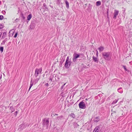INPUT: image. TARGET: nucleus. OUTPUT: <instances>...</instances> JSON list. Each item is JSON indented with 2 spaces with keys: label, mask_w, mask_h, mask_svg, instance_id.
Returning a JSON list of instances; mask_svg holds the SVG:
<instances>
[{
  "label": "nucleus",
  "mask_w": 132,
  "mask_h": 132,
  "mask_svg": "<svg viewBox=\"0 0 132 132\" xmlns=\"http://www.w3.org/2000/svg\"><path fill=\"white\" fill-rule=\"evenodd\" d=\"M79 57V55L76 53H75L73 55V61L74 62H75L77 60V59Z\"/></svg>",
  "instance_id": "nucleus-5"
},
{
  "label": "nucleus",
  "mask_w": 132,
  "mask_h": 132,
  "mask_svg": "<svg viewBox=\"0 0 132 132\" xmlns=\"http://www.w3.org/2000/svg\"><path fill=\"white\" fill-rule=\"evenodd\" d=\"M45 85L47 86H48V83H47L45 84Z\"/></svg>",
  "instance_id": "nucleus-30"
},
{
  "label": "nucleus",
  "mask_w": 132,
  "mask_h": 132,
  "mask_svg": "<svg viewBox=\"0 0 132 132\" xmlns=\"http://www.w3.org/2000/svg\"><path fill=\"white\" fill-rule=\"evenodd\" d=\"M39 80V79H38L37 80V82H38Z\"/></svg>",
  "instance_id": "nucleus-39"
},
{
  "label": "nucleus",
  "mask_w": 132,
  "mask_h": 132,
  "mask_svg": "<svg viewBox=\"0 0 132 132\" xmlns=\"http://www.w3.org/2000/svg\"><path fill=\"white\" fill-rule=\"evenodd\" d=\"M100 120V119L98 117H96L94 119V121L96 122H98Z\"/></svg>",
  "instance_id": "nucleus-15"
},
{
  "label": "nucleus",
  "mask_w": 132,
  "mask_h": 132,
  "mask_svg": "<svg viewBox=\"0 0 132 132\" xmlns=\"http://www.w3.org/2000/svg\"><path fill=\"white\" fill-rule=\"evenodd\" d=\"M119 13V11L117 10H115L114 13V18H116V16L118 15Z\"/></svg>",
  "instance_id": "nucleus-6"
},
{
  "label": "nucleus",
  "mask_w": 132,
  "mask_h": 132,
  "mask_svg": "<svg viewBox=\"0 0 132 132\" xmlns=\"http://www.w3.org/2000/svg\"><path fill=\"white\" fill-rule=\"evenodd\" d=\"M69 57H68L67 58L66 60V61H69Z\"/></svg>",
  "instance_id": "nucleus-26"
},
{
  "label": "nucleus",
  "mask_w": 132,
  "mask_h": 132,
  "mask_svg": "<svg viewBox=\"0 0 132 132\" xmlns=\"http://www.w3.org/2000/svg\"><path fill=\"white\" fill-rule=\"evenodd\" d=\"M65 3L66 5V7L68 9L69 8V5L68 2L66 0L65 1Z\"/></svg>",
  "instance_id": "nucleus-13"
},
{
  "label": "nucleus",
  "mask_w": 132,
  "mask_h": 132,
  "mask_svg": "<svg viewBox=\"0 0 132 132\" xmlns=\"http://www.w3.org/2000/svg\"><path fill=\"white\" fill-rule=\"evenodd\" d=\"M18 35V32H16L15 35L14 37V38H16L17 36Z\"/></svg>",
  "instance_id": "nucleus-24"
},
{
  "label": "nucleus",
  "mask_w": 132,
  "mask_h": 132,
  "mask_svg": "<svg viewBox=\"0 0 132 132\" xmlns=\"http://www.w3.org/2000/svg\"><path fill=\"white\" fill-rule=\"evenodd\" d=\"M6 33L5 32H4L3 34V35H6Z\"/></svg>",
  "instance_id": "nucleus-34"
},
{
  "label": "nucleus",
  "mask_w": 132,
  "mask_h": 132,
  "mask_svg": "<svg viewBox=\"0 0 132 132\" xmlns=\"http://www.w3.org/2000/svg\"><path fill=\"white\" fill-rule=\"evenodd\" d=\"M87 100H88V99H87V98H86V101Z\"/></svg>",
  "instance_id": "nucleus-41"
},
{
  "label": "nucleus",
  "mask_w": 132,
  "mask_h": 132,
  "mask_svg": "<svg viewBox=\"0 0 132 132\" xmlns=\"http://www.w3.org/2000/svg\"><path fill=\"white\" fill-rule=\"evenodd\" d=\"M119 99H118L117 100H114L112 103V104L116 103L118 101Z\"/></svg>",
  "instance_id": "nucleus-18"
},
{
  "label": "nucleus",
  "mask_w": 132,
  "mask_h": 132,
  "mask_svg": "<svg viewBox=\"0 0 132 132\" xmlns=\"http://www.w3.org/2000/svg\"><path fill=\"white\" fill-rule=\"evenodd\" d=\"M24 125H20V127H22Z\"/></svg>",
  "instance_id": "nucleus-33"
},
{
  "label": "nucleus",
  "mask_w": 132,
  "mask_h": 132,
  "mask_svg": "<svg viewBox=\"0 0 132 132\" xmlns=\"http://www.w3.org/2000/svg\"><path fill=\"white\" fill-rule=\"evenodd\" d=\"M56 115L57 116V114H55V116Z\"/></svg>",
  "instance_id": "nucleus-37"
},
{
  "label": "nucleus",
  "mask_w": 132,
  "mask_h": 132,
  "mask_svg": "<svg viewBox=\"0 0 132 132\" xmlns=\"http://www.w3.org/2000/svg\"><path fill=\"white\" fill-rule=\"evenodd\" d=\"M87 4H85V5L87 6Z\"/></svg>",
  "instance_id": "nucleus-36"
},
{
  "label": "nucleus",
  "mask_w": 132,
  "mask_h": 132,
  "mask_svg": "<svg viewBox=\"0 0 132 132\" xmlns=\"http://www.w3.org/2000/svg\"><path fill=\"white\" fill-rule=\"evenodd\" d=\"M104 49V47L102 46H100L98 48V50H99L100 52L103 51Z\"/></svg>",
  "instance_id": "nucleus-12"
},
{
  "label": "nucleus",
  "mask_w": 132,
  "mask_h": 132,
  "mask_svg": "<svg viewBox=\"0 0 132 132\" xmlns=\"http://www.w3.org/2000/svg\"><path fill=\"white\" fill-rule=\"evenodd\" d=\"M15 114H17V111H16L15 112Z\"/></svg>",
  "instance_id": "nucleus-35"
},
{
  "label": "nucleus",
  "mask_w": 132,
  "mask_h": 132,
  "mask_svg": "<svg viewBox=\"0 0 132 132\" xmlns=\"http://www.w3.org/2000/svg\"><path fill=\"white\" fill-rule=\"evenodd\" d=\"M23 19H24V18H25V17H24V16H23Z\"/></svg>",
  "instance_id": "nucleus-38"
},
{
  "label": "nucleus",
  "mask_w": 132,
  "mask_h": 132,
  "mask_svg": "<svg viewBox=\"0 0 132 132\" xmlns=\"http://www.w3.org/2000/svg\"><path fill=\"white\" fill-rule=\"evenodd\" d=\"M123 67L124 69L125 70V71H127V69L126 67L125 66H123Z\"/></svg>",
  "instance_id": "nucleus-22"
},
{
  "label": "nucleus",
  "mask_w": 132,
  "mask_h": 132,
  "mask_svg": "<svg viewBox=\"0 0 132 132\" xmlns=\"http://www.w3.org/2000/svg\"><path fill=\"white\" fill-rule=\"evenodd\" d=\"M33 82H32V80H31V82H30V86L29 88V91L30 89V88H31V87H32V86L33 85Z\"/></svg>",
  "instance_id": "nucleus-17"
},
{
  "label": "nucleus",
  "mask_w": 132,
  "mask_h": 132,
  "mask_svg": "<svg viewBox=\"0 0 132 132\" xmlns=\"http://www.w3.org/2000/svg\"><path fill=\"white\" fill-rule=\"evenodd\" d=\"M2 12L4 14H5L6 13V12L5 11H2Z\"/></svg>",
  "instance_id": "nucleus-27"
},
{
  "label": "nucleus",
  "mask_w": 132,
  "mask_h": 132,
  "mask_svg": "<svg viewBox=\"0 0 132 132\" xmlns=\"http://www.w3.org/2000/svg\"><path fill=\"white\" fill-rule=\"evenodd\" d=\"M110 54L109 52H103L102 53V56L105 60H109L110 59Z\"/></svg>",
  "instance_id": "nucleus-1"
},
{
  "label": "nucleus",
  "mask_w": 132,
  "mask_h": 132,
  "mask_svg": "<svg viewBox=\"0 0 132 132\" xmlns=\"http://www.w3.org/2000/svg\"><path fill=\"white\" fill-rule=\"evenodd\" d=\"M69 67L70 66V65L71 64V62L70 61L69 62Z\"/></svg>",
  "instance_id": "nucleus-31"
},
{
  "label": "nucleus",
  "mask_w": 132,
  "mask_h": 132,
  "mask_svg": "<svg viewBox=\"0 0 132 132\" xmlns=\"http://www.w3.org/2000/svg\"><path fill=\"white\" fill-rule=\"evenodd\" d=\"M18 19H16L15 20V21H17V20Z\"/></svg>",
  "instance_id": "nucleus-40"
},
{
  "label": "nucleus",
  "mask_w": 132,
  "mask_h": 132,
  "mask_svg": "<svg viewBox=\"0 0 132 132\" xmlns=\"http://www.w3.org/2000/svg\"><path fill=\"white\" fill-rule=\"evenodd\" d=\"M4 18V16H3L1 15H0V20H2Z\"/></svg>",
  "instance_id": "nucleus-21"
},
{
  "label": "nucleus",
  "mask_w": 132,
  "mask_h": 132,
  "mask_svg": "<svg viewBox=\"0 0 132 132\" xmlns=\"http://www.w3.org/2000/svg\"><path fill=\"white\" fill-rule=\"evenodd\" d=\"M101 4V2L100 1H97L96 2V5L97 6H99Z\"/></svg>",
  "instance_id": "nucleus-16"
},
{
  "label": "nucleus",
  "mask_w": 132,
  "mask_h": 132,
  "mask_svg": "<svg viewBox=\"0 0 132 132\" xmlns=\"http://www.w3.org/2000/svg\"><path fill=\"white\" fill-rule=\"evenodd\" d=\"M0 51L2 52L3 51V47H0Z\"/></svg>",
  "instance_id": "nucleus-20"
},
{
  "label": "nucleus",
  "mask_w": 132,
  "mask_h": 132,
  "mask_svg": "<svg viewBox=\"0 0 132 132\" xmlns=\"http://www.w3.org/2000/svg\"><path fill=\"white\" fill-rule=\"evenodd\" d=\"M99 130V128L98 126L96 127L95 128L93 132H98Z\"/></svg>",
  "instance_id": "nucleus-7"
},
{
  "label": "nucleus",
  "mask_w": 132,
  "mask_h": 132,
  "mask_svg": "<svg viewBox=\"0 0 132 132\" xmlns=\"http://www.w3.org/2000/svg\"><path fill=\"white\" fill-rule=\"evenodd\" d=\"M3 26L1 24H0V29H2L3 28Z\"/></svg>",
  "instance_id": "nucleus-25"
},
{
  "label": "nucleus",
  "mask_w": 132,
  "mask_h": 132,
  "mask_svg": "<svg viewBox=\"0 0 132 132\" xmlns=\"http://www.w3.org/2000/svg\"><path fill=\"white\" fill-rule=\"evenodd\" d=\"M118 91L119 92L122 93L123 92V90L122 88H120L118 90Z\"/></svg>",
  "instance_id": "nucleus-10"
},
{
  "label": "nucleus",
  "mask_w": 132,
  "mask_h": 132,
  "mask_svg": "<svg viewBox=\"0 0 132 132\" xmlns=\"http://www.w3.org/2000/svg\"><path fill=\"white\" fill-rule=\"evenodd\" d=\"M69 61H66L65 63V67L67 68H69Z\"/></svg>",
  "instance_id": "nucleus-8"
},
{
  "label": "nucleus",
  "mask_w": 132,
  "mask_h": 132,
  "mask_svg": "<svg viewBox=\"0 0 132 132\" xmlns=\"http://www.w3.org/2000/svg\"><path fill=\"white\" fill-rule=\"evenodd\" d=\"M32 18V15L31 14H29L27 17V19L29 21Z\"/></svg>",
  "instance_id": "nucleus-11"
},
{
  "label": "nucleus",
  "mask_w": 132,
  "mask_h": 132,
  "mask_svg": "<svg viewBox=\"0 0 132 132\" xmlns=\"http://www.w3.org/2000/svg\"><path fill=\"white\" fill-rule=\"evenodd\" d=\"M79 106L80 108L85 109L86 108L85 104L83 102H80L79 104Z\"/></svg>",
  "instance_id": "nucleus-4"
},
{
  "label": "nucleus",
  "mask_w": 132,
  "mask_h": 132,
  "mask_svg": "<svg viewBox=\"0 0 132 132\" xmlns=\"http://www.w3.org/2000/svg\"><path fill=\"white\" fill-rule=\"evenodd\" d=\"M49 81H52V79L51 78H50L49 79Z\"/></svg>",
  "instance_id": "nucleus-32"
},
{
  "label": "nucleus",
  "mask_w": 132,
  "mask_h": 132,
  "mask_svg": "<svg viewBox=\"0 0 132 132\" xmlns=\"http://www.w3.org/2000/svg\"><path fill=\"white\" fill-rule=\"evenodd\" d=\"M49 121L47 119L45 118L43 121V124L44 127L47 128L49 125Z\"/></svg>",
  "instance_id": "nucleus-2"
},
{
  "label": "nucleus",
  "mask_w": 132,
  "mask_h": 132,
  "mask_svg": "<svg viewBox=\"0 0 132 132\" xmlns=\"http://www.w3.org/2000/svg\"><path fill=\"white\" fill-rule=\"evenodd\" d=\"M65 83L62 86V87H61L62 89L63 88V86L65 85Z\"/></svg>",
  "instance_id": "nucleus-29"
},
{
  "label": "nucleus",
  "mask_w": 132,
  "mask_h": 132,
  "mask_svg": "<svg viewBox=\"0 0 132 132\" xmlns=\"http://www.w3.org/2000/svg\"><path fill=\"white\" fill-rule=\"evenodd\" d=\"M63 117V116H58L57 117L58 118H59L60 119H61Z\"/></svg>",
  "instance_id": "nucleus-23"
},
{
  "label": "nucleus",
  "mask_w": 132,
  "mask_h": 132,
  "mask_svg": "<svg viewBox=\"0 0 132 132\" xmlns=\"http://www.w3.org/2000/svg\"><path fill=\"white\" fill-rule=\"evenodd\" d=\"M98 52L97 51H96V55L97 56H98Z\"/></svg>",
  "instance_id": "nucleus-28"
},
{
  "label": "nucleus",
  "mask_w": 132,
  "mask_h": 132,
  "mask_svg": "<svg viewBox=\"0 0 132 132\" xmlns=\"http://www.w3.org/2000/svg\"><path fill=\"white\" fill-rule=\"evenodd\" d=\"M10 110L11 111V112L12 113L14 111V109L12 106H10Z\"/></svg>",
  "instance_id": "nucleus-14"
},
{
  "label": "nucleus",
  "mask_w": 132,
  "mask_h": 132,
  "mask_svg": "<svg viewBox=\"0 0 132 132\" xmlns=\"http://www.w3.org/2000/svg\"><path fill=\"white\" fill-rule=\"evenodd\" d=\"M44 75H43V77H44Z\"/></svg>",
  "instance_id": "nucleus-42"
},
{
  "label": "nucleus",
  "mask_w": 132,
  "mask_h": 132,
  "mask_svg": "<svg viewBox=\"0 0 132 132\" xmlns=\"http://www.w3.org/2000/svg\"><path fill=\"white\" fill-rule=\"evenodd\" d=\"M70 116L71 117H72L73 118H74L75 117V115L74 113H71L70 114Z\"/></svg>",
  "instance_id": "nucleus-19"
},
{
  "label": "nucleus",
  "mask_w": 132,
  "mask_h": 132,
  "mask_svg": "<svg viewBox=\"0 0 132 132\" xmlns=\"http://www.w3.org/2000/svg\"><path fill=\"white\" fill-rule=\"evenodd\" d=\"M42 71V69L40 68L39 69H36L35 71V76L36 77L38 75L41 73Z\"/></svg>",
  "instance_id": "nucleus-3"
},
{
  "label": "nucleus",
  "mask_w": 132,
  "mask_h": 132,
  "mask_svg": "<svg viewBox=\"0 0 132 132\" xmlns=\"http://www.w3.org/2000/svg\"><path fill=\"white\" fill-rule=\"evenodd\" d=\"M30 28H31V27H30Z\"/></svg>",
  "instance_id": "nucleus-43"
},
{
  "label": "nucleus",
  "mask_w": 132,
  "mask_h": 132,
  "mask_svg": "<svg viewBox=\"0 0 132 132\" xmlns=\"http://www.w3.org/2000/svg\"><path fill=\"white\" fill-rule=\"evenodd\" d=\"M93 61L95 62H98V60L97 58L95 57L94 56H93Z\"/></svg>",
  "instance_id": "nucleus-9"
}]
</instances>
